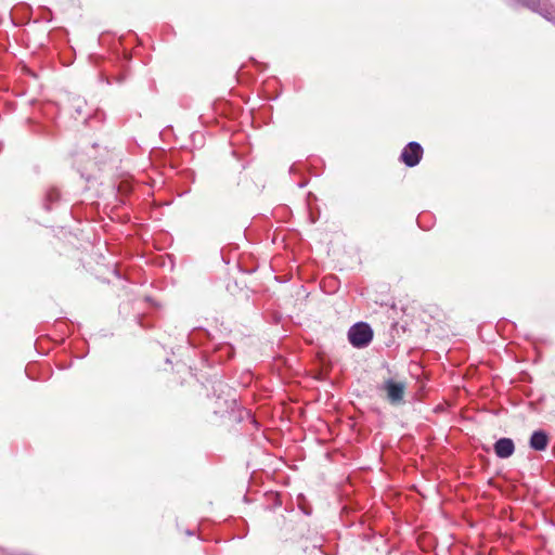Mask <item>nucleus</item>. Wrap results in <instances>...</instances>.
I'll return each instance as SVG.
<instances>
[{
	"instance_id": "f257e3e1",
	"label": "nucleus",
	"mask_w": 555,
	"mask_h": 555,
	"mask_svg": "<svg viewBox=\"0 0 555 555\" xmlns=\"http://www.w3.org/2000/svg\"><path fill=\"white\" fill-rule=\"evenodd\" d=\"M348 339L353 347L364 348L372 341L373 331L369 324L359 322L349 328Z\"/></svg>"
},
{
	"instance_id": "423d86ee",
	"label": "nucleus",
	"mask_w": 555,
	"mask_h": 555,
	"mask_svg": "<svg viewBox=\"0 0 555 555\" xmlns=\"http://www.w3.org/2000/svg\"><path fill=\"white\" fill-rule=\"evenodd\" d=\"M60 199V192L56 189H51L46 195L44 207L47 210L51 209L50 204L55 203Z\"/></svg>"
},
{
	"instance_id": "f03ea898",
	"label": "nucleus",
	"mask_w": 555,
	"mask_h": 555,
	"mask_svg": "<svg viewBox=\"0 0 555 555\" xmlns=\"http://www.w3.org/2000/svg\"><path fill=\"white\" fill-rule=\"evenodd\" d=\"M405 383L397 382L392 378L384 380L378 389L386 393V399L391 405H400L404 403Z\"/></svg>"
},
{
	"instance_id": "20e7f679",
	"label": "nucleus",
	"mask_w": 555,
	"mask_h": 555,
	"mask_svg": "<svg viewBox=\"0 0 555 555\" xmlns=\"http://www.w3.org/2000/svg\"><path fill=\"white\" fill-rule=\"evenodd\" d=\"M493 450L498 457L507 459L513 455L515 444L511 438H500L493 444Z\"/></svg>"
},
{
	"instance_id": "0eeeda50",
	"label": "nucleus",
	"mask_w": 555,
	"mask_h": 555,
	"mask_svg": "<svg viewBox=\"0 0 555 555\" xmlns=\"http://www.w3.org/2000/svg\"><path fill=\"white\" fill-rule=\"evenodd\" d=\"M526 7H528L531 10H537L539 7L540 1L539 0H520Z\"/></svg>"
},
{
	"instance_id": "39448f33",
	"label": "nucleus",
	"mask_w": 555,
	"mask_h": 555,
	"mask_svg": "<svg viewBox=\"0 0 555 555\" xmlns=\"http://www.w3.org/2000/svg\"><path fill=\"white\" fill-rule=\"evenodd\" d=\"M548 435L544 430H535L529 439V446L535 451H544L548 444Z\"/></svg>"
},
{
	"instance_id": "6e6552de",
	"label": "nucleus",
	"mask_w": 555,
	"mask_h": 555,
	"mask_svg": "<svg viewBox=\"0 0 555 555\" xmlns=\"http://www.w3.org/2000/svg\"><path fill=\"white\" fill-rule=\"evenodd\" d=\"M73 107H75L76 112L80 115L81 114V106H82V100L79 98H74L72 101Z\"/></svg>"
},
{
	"instance_id": "1a4fd4ad",
	"label": "nucleus",
	"mask_w": 555,
	"mask_h": 555,
	"mask_svg": "<svg viewBox=\"0 0 555 555\" xmlns=\"http://www.w3.org/2000/svg\"><path fill=\"white\" fill-rule=\"evenodd\" d=\"M236 404V400L235 399H232L230 401V404H229V408L233 409V406Z\"/></svg>"
},
{
	"instance_id": "7ed1b4c3",
	"label": "nucleus",
	"mask_w": 555,
	"mask_h": 555,
	"mask_svg": "<svg viewBox=\"0 0 555 555\" xmlns=\"http://www.w3.org/2000/svg\"><path fill=\"white\" fill-rule=\"evenodd\" d=\"M423 155V147L417 141H410L403 149L400 159L409 167L417 165Z\"/></svg>"
}]
</instances>
